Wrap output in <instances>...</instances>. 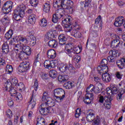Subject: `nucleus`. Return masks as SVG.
Wrapping results in <instances>:
<instances>
[{
	"label": "nucleus",
	"mask_w": 125,
	"mask_h": 125,
	"mask_svg": "<svg viewBox=\"0 0 125 125\" xmlns=\"http://www.w3.org/2000/svg\"><path fill=\"white\" fill-rule=\"evenodd\" d=\"M41 78H42V80H44V81H45L46 80H48V75H47V74H46V73L42 74L41 75Z\"/></svg>",
	"instance_id": "nucleus-60"
},
{
	"label": "nucleus",
	"mask_w": 125,
	"mask_h": 125,
	"mask_svg": "<svg viewBox=\"0 0 125 125\" xmlns=\"http://www.w3.org/2000/svg\"><path fill=\"white\" fill-rule=\"evenodd\" d=\"M28 106L31 107V109H34L36 106V101H33V98H31L30 101L28 102Z\"/></svg>",
	"instance_id": "nucleus-44"
},
{
	"label": "nucleus",
	"mask_w": 125,
	"mask_h": 125,
	"mask_svg": "<svg viewBox=\"0 0 125 125\" xmlns=\"http://www.w3.org/2000/svg\"><path fill=\"white\" fill-rule=\"evenodd\" d=\"M59 44L60 45H66V42H67V38L65 35L61 34L59 36Z\"/></svg>",
	"instance_id": "nucleus-22"
},
{
	"label": "nucleus",
	"mask_w": 125,
	"mask_h": 125,
	"mask_svg": "<svg viewBox=\"0 0 125 125\" xmlns=\"http://www.w3.org/2000/svg\"><path fill=\"white\" fill-rule=\"evenodd\" d=\"M113 100V97H110L109 98L108 97L105 98V103L104 105L106 109H110L111 108V102Z\"/></svg>",
	"instance_id": "nucleus-21"
},
{
	"label": "nucleus",
	"mask_w": 125,
	"mask_h": 125,
	"mask_svg": "<svg viewBox=\"0 0 125 125\" xmlns=\"http://www.w3.org/2000/svg\"><path fill=\"white\" fill-rule=\"evenodd\" d=\"M48 45L51 48H55L58 45V42L55 40H50L48 42Z\"/></svg>",
	"instance_id": "nucleus-26"
},
{
	"label": "nucleus",
	"mask_w": 125,
	"mask_h": 125,
	"mask_svg": "<svg viewBox=\"0 0 125 125\" xmlns=\"http://www.w3.org/2000/svg\"><path fill=\"white\" fill-rule=\"evenodd\" d=\"M37 123L38 124H42V125H45V121L43 118H39L37 120Z\"/></svg>",
	"instance_id": "nucleus-54"
},
{
	"label": "nucleus",
	"mask_w": 125,
	"mask_h": 125,
	"mask_svg": "<svg viewBox=\"0 0 125 125\" xmlns=\"http://www.w3.org/2000/svg\"><path fill=\"white\" fill-rule=\"evenodd\" d=\"M52 111H53V108H51V107L48 106L46 107V109L45 110V112L46 113V114L47 113H50L52 112Z\"/></svg>",
	"instance_id": "nucleus-59"
},
{
	"label": "nucleus",
	"mask_w": 125,
	"mask_h": 125,
	"mask_svg": "<svg viewBox=\"0 0 125 125\" xmlns=\"http://www.w3.org/2000/svg\"><path fill=\"white\" fill-rule=\"evenodd\" d=\"M91 2V0H85L83 2H81V4H82V6H84V7H87L88 5Z\"/></svg>",
	"instance_id": "nucleus-43"
},
{
	"label": "nucleus",
	"mask_w": 125,
	"mask_h": 125,
	"mask_svg": "<svg viewBox=\"0 0 125 125\" xmlns=\"http://www.w3.org/2000/svg\"><path fill=\"white\" fill-rule=\"evenodd\" d=\"M48 106H47L46 103H44L42 104L41 108L39 110V112L41 114V115H43V116H45V115H46L45 110Z\"/></svg>",
	"instance_id": "nucleus-24"
},
{
	"label": "nucleus",
	"mask_w": 125,
	"mask_h": 125,
	"mask_svg": "<svg viewBox=\"0 0 125 125\" xmlns=\"http://www.w3.org/2000/svg\"><path fill=\"white\" fill-rule=\"evenodd\" d=\"M50 10V4L49 3H45L43 5V11L47 13Z\"/></svg>",
	"instance_id": "nucleus-40"
},
{
	"label": "nucleus",
	"mask_w": 125,
	"mask_h": 125,
	"mask_svg": "<svg viewBox=\"0 0 125 125\" xmlns=\"http://www.w3.org/2000/svg\"><path fill=\"white\" fill-rule=\"evenodd\" d=\"M72 17L68 16L65 19H62V22L64 25V28L66 29L67 32H71L73 29L72 28V24H71V20Z\"/></svg>",
	"instance_id": "nucleus-10"
},
{
	"label": "nucleus",
	"mask_w": 125,
	"mask_h": 125,
	"mask_svg": "<svg viewBox=\"0 0 125 125\" xmlns=\"http://www.w3.org/2000/svg\"><path fill=\"white\" fill-rule=\"evenodd\" d=\"M47 56L49 59H54L56 57V52L53 49H50L47 52Z\"/></svg>",
	"instance_id": "nucleus-20"
},
{
	"label": "nucleus",
	"mask_w": 125,
	"mask_h": 125,
	"mask_svg": "<svg viewBox=\"0 0 125 125\" xmlns=\"http://www.w3.org/2000/svg\"><path fill=\"white\" fill-rule=\"evenodd\" d=\"M86 92V94H85V97H86V98H90L91 100H93V94L92 93V92L90 91V88H89V87L87 88Z\"/></svg>",
	"instance_id": "nucleus-30"
},
{
	"label": "nucleus",
	"mask_w": 125,
	"mask_h": 125,
	"mask_svg": "<svg viewBox=\"0 0 125 125\" xmlns=\"http://www.w3.org/2000/svg\"><path fill=\"white\" fill-rule=\"evenodd\" d=\"M82 47L80 46L74 47L72 48V52L73 54H79L82 52Z\"/></svg>",
	"instance_id": "nucleus-37"
},
{
	"label": "nucleus",
	"mask_w": 125,
	"mask_h": 125,
	"mask_svg": "<svg viewBox=\"0 0 125 125\" xmlns=\"http://www.w3.org/2000/svg\"><path fill=\"white\" fill-rule=\"evenodd\" d=\"M66 53L67 54H68V55L70 56V57H72V56H73V54H74L73 52V48H71L70 49H67Z\"/></svg>",
	"instance_id": "nucleus-57"
},
{
	"label": "nucleus",
	"mask_w": 125,
	"mask_h": 125,
	"mask_svg": "<svg viewBox=\"0 0 125 125\" xmlns=\"http://www.w3.org/2000/svg\"><path fill=\"white\" fill-rule=\"evenodd\" d=\"M100 75H102V80L105 83H109L112 79V76L107 72L99 73Z\"/></svg>",
	"instance_id": "nucleus-17"
},
{
	"label": "nucleus",
	"mask_w": 125,
	"mask_h": 125,
	"mask_svg": "<svg viewBox=\"0 0 125 125\" xmlns=\"http://www.w3.org/2000/svg\"><path fill=\"white\" fill-rule=\"evenodd\" d=\"M34 88L35 91L38 90V88H39V83H38V79H35L34 84Z\"/></svg>",
	"instance_id": "nucleus-55"
},
{
	"label": "nucleus",
	"mask_w": 125,
	"mask_h": 125,
	"mask_svg": "<svg viewBox=\"0 0 125 125\" xmlns=\"http://www.w3.org/2000/svg\"><path fill=\"white\" fill-rule=\"evenodd\" d=\"M13 35V30L12 29L9 30L5 34V38L6 40H10L12 38Z\"/></svg>",
	"instance_id": "nucleus-35"
},
{
	"label": "nucleus",
	"mask_w": 125,
	"mask_h": 125,
	"mask_svg": "<svg viewBox=\"0 0 125 125\" xmlns=\"http://www.w3.org/2000/svg\"><path fill=\"white\" fill-rule=\"evenodd\" d=\"M44 66L47 69H51V68L56 67V63H55V61L46 60L44 62Z\"/></svg>",
	"instance_id": "nucleus-18"
},
{
	"label": "nucleus",
	"mask_w": 125,
	"mask_h": 125,
	"mask_svg": "<svg viewBox=\"0 0 125 125\" xmlns=\"http://www.w3.org/2000/svg\"><path fill=\"white\" fill-rule=\"evenodd\" d=\"M49 76L50 78H52V79H55L56 78H57L58 73H57V71L54 69L51 70L49 72Z\"/></svg>",
	"instance_id": "nucleus-31"
},
{
	"label": "nucleus",
	"mask_w": 125,
	"mask_h": 125,
	"mask_svg": "<svg viewBox=\"0 0 125 125\" xmlns=\"http://www.w3.org/2000/svg\"><path fill=\"white\" fill-rule=\"evenodd\" d=\"M47 93L46 92L43 93L42 98V101H43L47 104L49 107H53L55 105L54 104V100L50 97H48Z\"/></svg>",
	"instance_id": "nucleus-9"
},
{
	"label": "nucleus",
	"mask_w": 125,
	"mask_h": 125,
	"mask_svg": "<svg viewBox=\"0 0 125 125\" xmlns=\"http://www.w3.org/2000/svg\"><path fill=\"white\" fill-rule=\"evenodd\" d=\"M15 97L16 100H20L21 101L23 99L22 95L20 93H17V94L15 95Z\"/></svg>",
	"instance_id": "nucleus-53"
},
{
	"label": "nucleus",
	"mask_w": 125,
	"mask_h": 125,
	"mask_svg": "<svg viewBox=\"0 0 125 125\" xmlns=\"http://www.w3.org/2000/svg\"><path fill=\"white\" fill-rule=\"evenodd\" d=\"M116 64L118 68L120 69H124V68H125V59L123 58L122 59L121 61H117Z\"/></svg>",
	"instance_id": "nucleus-23"
},
{
	"label": "nucleus",
	"mask_w": 125,
	"mask_h": 125,
	"mask_svg": "<svg viewBox=\"0 0 125 125\" xmlns=\"http://www.w3.org/2000/svg\"><path fill=\"white\" fill-rule=\"evenodd\" d=\"M37 16L35 15H31L28 17V21L29 24H35Z\"/></svg>",
	"instance_id": "nucleus-32"
},
{
	"label": "nucleus",
	"mask_w": 125,
	"mask_h": 125,
	"mask_svg": "<svg viewBox=\"0 0 125 125\" xmlns=\"http://www.w3.org/2000/svg\"><path fill=\"white\" fill-rule=\"evenodd\" d=\"M115 75L116 78L118 79V80H122V78H123V76H124V75H123V73L119 71L116 72Z\"/></svg>",
	"instance_id": "nucleus-51"
},
{
	"label": "nucleus",
	"mask_w": 125,
	"mask_h": 125,
	"mask_svg": "<svg viewBox=\"0 0 125 125\" xmlns=\"http://www.w3.org/2000/svg\"><path fill=\"white\" fill-rule=\"evenodd\" d=\"M39 24L41 27L44 28V27H46L47 25V21L45 19H42L40 21V22H39Z\"/></svg>",
	"instance_id": "nucleus-39"
},
{
	"label": "nucleus",
	"mask_w": 125,
	"mask_h": 125,
	"mask_svg": "<svg viewBox=\"0 0 125 125\" xmlns=\"http://www.w3.org/2000/svg\"><path fill=\"white\" fill-rule=\"evenodd\" d=\"M117 3L119 6H123V5L125 4V0L123 1L121 0H119Z\"/></svg>",
	"instance_id": "nucleus-64"
},
{
	"label": "nucleus",
	"mask_w": 125,
	"mask_h": 125,
	"mask_svg": "<svg viewBox=\"0 0 125 125\" xmlns=\"http://www.w3.org/2000/svg\"><path fill=\"white\" fill-rule=\"evenodd\" d=\"M12 85V84L11 83V82H7L6 86V89L7 91H8L10 89H11L12 88V87H11Z\"/></svg>",
	"instance_id": "nucleus-58"
},
{
	"label": "nucleus",
	"mask_w": 125,
	"mask_h": 125,
	"mask_svg": "<svg viewBox=\"0 0 125 125\" xmlns=\"http://www.w3.org/2000/svg\"><path fill=\"white\" fill-rule=\"evenodd\" d=\"M8 91L10 92V94L11 95V96H14L15 94H17V92L16 91V90L13 87L11 88Z\"/></svg>",
	"instance_id": "nucleus-50"
},
{
	"label": "nucleus",
	"mask_w": 125,
	"mask_h": 125,
	"mask_svg": "<svg viewBox=\"0 0 125 125\" xmlns=\"http://www.w3.org/2000/svg\"><path fill=\"white\" fill-rule=\"evenodd\" d=\"M30 2L32 6L36 7L39 4V0H30Z\"/></svg>",
	"instance_id": "nucleus-49"
},
{
	"label": "nucleus",
	"mask_w": 125,
	"mask_h": 125,
	"mask_svg": "<svg viewBox=\"0 0 125 125\" xmlns=\"http://www.w3.org/2000/svg\"><path fill=\"white\" fill-rule=\"evenodd\" d=\"M65 12H67L66 9L60 8L56 11V13L55 14H54V15L57 16L60 18V19H61V18H62V17H63V16L65 15Z\"/></svg>",
	"instance_id": "nucleus-19"
},
{
	"label": "nucleus",
	"mask_w": 125,
	"mask_h": 125,
	"mask_svg": "<svg viewBox=\"0 0 125 125\" xmlns=\"http://www.w3.org/2000/svg\"><path fill=\"white\" fill-rule=\"evenodd\" d=\"M82 113V109L81 108H78L76 110L75 112V117L79 118L81 116V114Z\"/></svg>",
	"instance_id": "nucleus-52"
},
{
	"label": "nucleus",
	"mask_w": 125,
	"mask_h": 125,
	"mask_svg": "<svg viewBox=\"0 0 125 125\" xmlns=\"http://www.w3.org/2000/svg\"><path fill=\"white\" fill-rule=\"evenodd\" d=\"M109 54L110 56H112L116 58L117 57H119V56H120V53H119V51L117 50H113L110 51Z\"/></svg>",
	"instance_id": "nucleus-33"
},
{
	"label": "nucleus",
	"mask_w": 125,
	"mask_h": 125,
	"mask_svg": "<svg viewBox=\"0 0 125 125\" xmlns=\"http://www.w3.org/2000/svg\"><path fill=\"white\" fill-rule=\"evenodd\" d=\"M75 85V83L74 82H68L65 83L63 84L64 87L66 89H71V88H73Z\"/></svg>",
	"instance_id": "nucleus-28"
},
{
	"label": "nucleus",
	"mask_w": 125,
	"mask_h": 125,
	"mask_svg": "<svg viewBox=\"0 0 125 125\" xmlns=\"http://www.w3.org/2000/svg\"><path fill=\"white\" fill-rule=\"evenodd\" d=\"M105 90L107 95H115L118 93V89L116 87H108L106 88Z\"/></svg>",
	"instance_id": "nucleus-16"
},
{
	"label": "nucleus",
	"mask_w": 125,
	"mask_h": 125,
	"mask_svg": "<svg viewBox=\"0 0 125 125\" xmlns=\"http://www.w3.org/2000/svg\"><path fill=\"white\" fill-rule=\"evenodd\" d=\"M107 59L111 63H115L117 61V58L110 55L108 57Z\"/></svg>",
	"instance_id": "nucleus-47"
},
{
	"label": "nucleus",
	"mask_w": 125,
	"mask_h": 125,
	"mask_svg": "<svg viewBox=\"0 0 125 125\" xmlns=\"http://www.w3.org/2000/svg\"><path fill=\"white\" fill-rule=\"evenodd\" d=\"M22 49H21V46L20 45H16L14 51L16 53V58L19 61L23 60L25 58V55H31L32 53V49L28 46L24 45L21 46Z\"/></svg>",
	"instance_id": "nucleus-1"
},
{
	"label": "nucleus",
	"mask_w": 125,
	"mask_h": 125,
	"mask_svg": "<svg viewBox=\"0 0 125 125\" xmlns=\"http://www.w3.org/2000/svg\"><path fill=\"white\" fill-rule=\"evenodd\" d=\"M71 2L72 1L70 0H54L53 6L56 7L57 5L58 7H60L61 6L62 8L65 9L67 13L72 14L73 9V7L70 6Z\"/></svg>",
	"instance_id": "nucleus-2"
},
{
	"label": "nucleus",
	"mask_w": 125,
	"mask_h": 125,
	"mask_svg": "<svg viewBox=\"0 0 125 125\" xmlns=\"http://www.w3.org/2000/svg\"><path fill=\"white\" fill-rule=\"evenodd\" d=\"M114 38H116V39L112 41L111 44V46L114 48H117L122 46L124 42L122 41H120V37L117 35H114Z\"/></svg>",
	"instance_id": "nucleus-12"
},
{
	"label": "nucleus",
	"mask_w": 125,
	"mask_h": 125,
	"mask_svg": "<svg viewBox=\"0 0 125 125\" xmlns=\"http://www.w3.org/2000/svg\"><path fill=\"white\" fill-rule=\"evenodd\" d=\"M74 60L75 63H78L79 62H80V61H81V57L79 56H76L74 58Z\"/></svg>",
	"instance_id": "nucleus-62"
},
{
	"label": "nucleus",
	"mask_w": 125,
	"mask_h": 125,
	"mask_svg": "<svg viewBox=\"0 0 125 125\" xmlns=\"http://www.w3.org/2000/svg\"><path fill=\"white\" fill-rule=\"evenodd\" d=\"M12 7H13V2L7 1L3 4L2 10L4 14H8L9 12L12 11Z\"/></svg>",
	"instance_id": "nucleus-7"
},
{
	"label": "nucleus",
	"mask_w": 125,
	"mask_h": 125,
	"mask_svg": "<svg viewBox=\"0 0 125 125\" xmlns=\"http://www.w3.org/2000/svg\"><path fill=\"white\" fill-rule=\"evenodd\" d=\"M54 94L56 100L57 101L60 100L62 101V100H64V98H65V91L62 88H58L55 89L54 90Z\"/></svg>",
	"instance_id": "nucleus-4"
},
{
	"label": "nucleus",
	"mask_w": 125,
	"mask_h": 125,
	"mask_svg": "<svg viewBox=\"0 0 125 125\" xmlns=\"http://www.w3.org/2000/svg\"><path fill=\"white\" fill-rule=\"evenodd\" d=\"M30 68V62H24L21 63L19 67V72L22 74H26V72Z\"/></svg>",
	"instance_id": "nucleus-11"
},
{
	"label": "nucleus",
	"mask_w": 125,
	"mask_h": 125,
	"mask_svg": "<svg viewBox=\"0 0 125 125\" xmlns=\"http://www.w3.org/2000/svg\"><path fill=\"white\" fill-rule=\"evenodd\" d=\"M2 51L3 53L7 54L9 52V46L7 43V42L3 43L2 45Z\"/></svg>",
	"instance_id": "nucleus-27"
},
{
	"label": "nucleus",
	"mask_w": 125,
	"mask_h": 125,
	"mask_svg": "<svg viewBox=\"0 0 125 125\" xmlns=\"http://www.w3.org/2000/svg\"><path fill=\"white\" fill-rule=\"evenodd\" d=\"M30 38L29 39V45L30 46H34L37 42V39L33 35H31Z\"/></svg>",
	"instance_id": "nucleus-34"
},
{
	"label": "nucleus",
	"mask_w": 125,
	"mask_h": 125,
	"mask_svg": "<svg viewBox=\"0 0 125 125\" xmlns=\"http://www.w3.org/2000/svg\"><path fill=\"white\" fill-rule=\"evenodd\" d=\"M108 61L104 59L102 60L101 62V65H99L97 68V70L98 73H108L109 71V67H108Z\"/></svg>",
	"instance_id": "nucleus-5"
},
{
	"label": "nucleus",
	"mask_w": 125,
	"mask_h": 125,
	"mask_svg": "<svg viewBox=\"0 0 125 125\" xmlns=\"http://www.w3.org/2000/svg\"><path fill=\"white\" fill-rule=\"evenodd\" d=\"M92 100L89 98H86V97H85V98L83 100V102L85 103L86 104H90L91 102H92Z\"/></svg>",
	"instance_id": "nucleus-56"
},
{
	"label": "nucleus",
	"mask_w": 125,
	"mask_h": 125,
	"mask_svg": "<svg viewBox=\"0 0 125 125\" xmlns=\"http://www.w3.org/2000/svg\"><path fill=\"white\" fill-rule=\"evenodd\" d=\"M10 83L13 86H16V85L20 86V89H22L24 87V84L22 83H18V79L16 77L12 78L11 79Z\"/></svg>",
	"instance_id": "nucleus-15"
},
{
	"label": "nucleus",
	"mask_w": 125,
	"mask_h": 125,
	"mask_svg": "<svg viewBox=\"0 0 125 125\" xmlns=\"http://www.w3.org/2000/svg\"><path fill=\"white\" fill-rule=\"evenodd\" d=\"M26 6L24 4H21L18 6L17 9L14 10L13 18L16 21H20L21 18L25 15Z\"/></svg>",
	"instance_id": "nucleus-3"
},
{
	"label": "nucleus",
	"mask_w": 125,
	"mask_h": 125,
	"mask_svg": "<svg viewBox=\"0 0 125 125\" xmlns=\"http://www.w3.org/2000/svg\"><path fill=\"white\" fill-rule=\"evenodd\" d=\"M6 72H7V73L8 74H12L13 72V67H12V65L7 64L6 66Z\"/></svg>",
	"instance_id": "nucleus-41"
},
{
	"label": "nucleus",
	"mask_w": 125,
	"mask_h": 125,
	"mask_svg": "<svg viewBox=\"0 0 125 125\" xmlns=\"http://www.w3.org/2000/svg\"><path fill=\"white\" fill-rule=\"evenodd\" d=\"M124 22H125V18L123 16L118 17L115 19L114 25L115 27H121L124 25Z\"/></svg>",
	"instance_id": "nucleus-14"
},
{
	"label": "nucleus",
	"mask_w": 125,
	"mask_h": 125,
	"mask_svg": "<svg viewBox=\"0 0 125 125\" xmlns=\"http://www.w3.org/2000/svg\"><path fill=\"white\" fill-rule=\"evenodd\" d=\"M9 17L7 15H5L1 20V22L3 25H6L9 23Z\"/></svg>",
	"instance_id": "nucleus-36"
},
{
	"label": "nucleus",
	"mask_w": 125,
	"mask_h": 125,
	"mask_svg": "<svg viewBox=\"0 0 125 125\" xmlns=\"http://www.w3.org/2000/svg\"><path fill=\"white\" fill-rule=\"evenodd\" d=\"M19 42H20V43H21L22 44L21 46H23L24 45H26L28 42H29V41H28V39H27V38L26 37H22L19 39Z\"/></svg>",
	"instance_id": "nucleus-29"
},
{
	"label": "nucleus",
	"mask_w": 125,
	"mask_h": 125,
	"mask_svg": "<svg viewBox=\"0 0 125 125\" xmlns=\"http://www.w3.org/2000/svg\"><path fill=\"white\" fill-rule=\"evenodd\" d=\"M86 119L87 122H89V123L93 122V120H94V113H89V114L87 115Z\"/></svg>",
	"instance_id": "nucleus-38"
},
{
	"label": "nucleus",
	"mask_w": 125,
	"mask_h": 125,
	"mask_svg": "<svg viewBox=\"0 0 125 125\" xmlns=\"http://www.w3.org/2000/svg\"><path fill=\"white\" fill-rule=\"evenodd\" d=\"M81 29H82V26L78 24L77 22H75L74 27L71 32L72 36L76 39H80V38H82V33L79 31V30H81Z\"/></svg>",
	"instance_id": "nucleus-8"
},
{
	"label": "nucleus",
	"mask_w": 125,
	"mask_h": 125,
	"mask_svg": "<svg viewBox=\"0 0 125 125\" xmlns=\"http://www.w3.org/2000/svg\"><path fill=\"white\" fill-rule=\"evenodd\" d=\"M125 92V91L124 89H122L121 91H119L117 96V100H120V99H122V98H123V94H124Z\"/></svg>",
	"instance_id": "nucleus-45"
},
{
	"label": "nucleus",
	"mask_w": 125,
	"mask_h": 125,
	"mask_svg": "<svg viewBox=\"0 0 125 125\" xmlns=\"http://www.w3.org/2000/svg\"><path fill=\"white\" fill-rule=\"evenodd\" d=\"M101 21V16H99L95 21V24L96 25H98V24H99V22H100Z\"/></svg>",
	"instance_id": "nucleus-61"
},
{
	"label": "nucleus",
	"mask_w": 125,
	"mask_h": 125,
	"mask_svg": "<svg viewBox=\"0 0 125 125\" xmlns=\"http://www.w3.org/2000/svg\"><path fill=\"white\" fill-rule=\"evenodd\" d=\"M88 87L90 88V91L92 92L94 91V93L98 94L102 91V89L103 88V85L101 83H96L95 85L90 84Z\"/></svg>",
	"instance_id": "nucleus-6"
},
{
	"label": "nucleus",
	"mask_w": 125,
	"mask_h": 125,
	"mask_svg": "<svg viewBox=\"0 0 125 125\" xmlns=\"http://www.w3.org/2000/svg\"><path fill=\"white\" fill-rule=\"evenodd\" d=\"M59 19H60L58 17L57 15H55V14L53 15L52 21L53 22V23H57V22H58L59 21Z\"/></svg>",
	"instance_id": "nucleus-48"
},
{
	"label": "nucleus",
	"mask_w": 125,
	"mask_h": 125,
	"mask_svg": "<svg viewBox=\"0 0 125 125\" xmlns=\"http://www.w3.org/2000/svg\"><path fill=\"white\" fill-rule=\"evenodd\" d=\"M55 36L54 35V34H53V32H48L47 33V35L46 36V39L47 40H52V39H54V37Z\"/></svg>",
	"instance_id": "nucleus-46"
},
{
	"label": "nucleus",
	"mask_w": 125,
	"mask_h": 125,
	"mask_svg": "<svg viewBox=\"0 0 125 125\" xmlns=\"http://www.w3.org/2000/svg\"><path fill=\"white\" fill-rule=\"evenodd\" d=\"M58 80L60 83H65L69 80V76L67 75H61L58 77Z\"/></svg>",
	"instance_id": "nucleus-25"
},
{
	"label": "nucleus",
	"mask_w": 125,
	"mask_h": 125,
	"mask_svg": "<svg viewBox=\"0 0 125 125\" xmlns=\"http://www.w3.org/2000/svg\"><path fill=\"white\" fill-rule=\"evenodd\" d=\"M14 104V103L13 102V101L11 99L8 100V105L9 106V107H11V106H13Z\"/></svg>",
	"instance_id": "nucleus-63"
},
{
	"label": "nucleus",
	"mask_w": 125,
	"mask_h": 125,
	"mask_svg": "<svg viewBox=\"0 0 125 125\" xmlns=\"http://www.w3.org/2000/svg\"><path fill=\"white\" fill-rule=\"evenodd\" d=\"M75 68L73 67V65L71 63L62 64L61 67H60V71L64 73L67 71H69L70 73H73Z\"/></svg>",
	"instance_id": "nucleus-13"
},
{
	"label": "nucleus",
	"mask_w": 125,
	"mask_h": 125,
	"mask_svg": "<svg viewBox=\"0 0 125 125\" xmlns=\"http://www.w3.org/2000/svg\"><path fill=\"white\" fill-rule=\"evenodd\" d=\"M100 124V118L97 116L96 118L93 120L92 125H99Z\"/></svg>",
	"instance_id": "nucleus-42"
}]
</instances>
